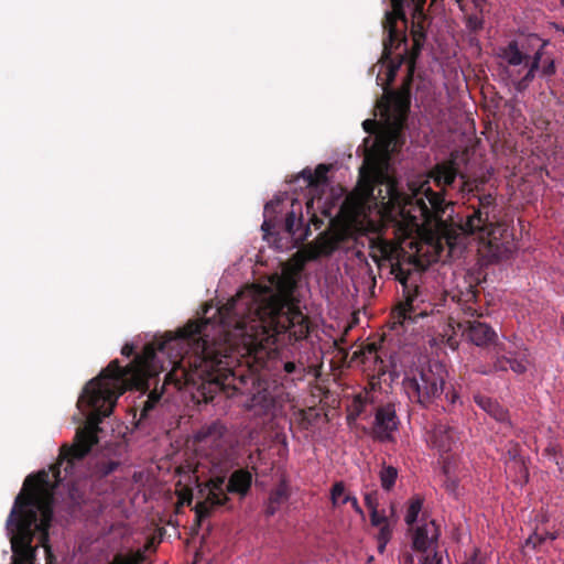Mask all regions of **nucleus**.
I'll return each mask as SVG.
<instances>
[{"mask_svg":"<svg viewBox=\"0 0 564 564\" xmlns=\"http://www.w3.org/2000/svg\"><path fill=\"white\" fill-rule=\"evenodd\" d=\"M495 350L496 358L492 366L489 369L481 370V373L506 372L509 369L517 375L527 372L530 364L529 351L521 340L514 338V340H509L508 344H496Z\"/></svg>","mask_w":564,"mask_h":564,"instance_id":"nucleus-8","label":"nucleus"},{"mask_svg":"<svg viewBox=\"0 0 564 564\" xmlns=\"http://www.w3.org/2000/svg\"><path fill=\"white\" fill-rule=\"evenodd\" d=\"M118 467H119L118 462L109 460V462L102 463L99 466L98 470L101 476L106 477V476L112 474Z\"/></svg>","mask_w":564,"mask_h":564,"instance_id":"nucleus-36","label":"nucleus"},{"mask_svg":"<svg viewBox=\"0 0 564 564\" xmlns=\"http://www.w3.org/2000/svg\"><path fill=\"white\" fill-rule=\"evenodd\" d=\"M377 542H378V546H377L378 552L382 554L384 552L386 546H387V544L389 542H383V541H377Z\"/></svg>","mask_w":564,"mask_h":564,"instance_id":"nucleus-47","label":"nucleus"},{"mask_svg":"<svg viewBox=\"0 0 564 564\" xmlns=\"http://www.w3.org/2000/svg\"><path fill=\"white\" fill-rule=\"evenodd\" d=\"M560 446L557 444H550L545 449L544 454L549 457H556L560 453Z\"/></svg>","mask_w":564,"mask_h":564,"instance_id":"nucleus-41","label":"nucleus"},{"mask_svg":"<svg viewBox=\"0 0 564 564\" xmlns=\"http://www.w3.org/2000/svg\"><path fill=\"white\" fill-rule=\"evenodd\" d=\"M469 193L466 214L444 219L449 203L443 193L434 192L431 187L424 189L423 196H405L393 177L379 171L370 188V195L381 206L382 215L389 221L408 227H417L420 223L433 225L437 242H445L449 249L458 245L462 236L477 235L495 258H503L510 252V243L505 240L507 227L498 220L496 196L491 193L479 194L477 187L470 188Z\"/></svg>","mask_w":564,"mask_h":564,"instance_id":"nucleus-2","label":"nucleus"},{"mask_svg":"<svg viewBox=\"0 0 564 564\" xmlns=\"http://www.w3.org/2000/svg\"><path fill=\"white\" fill-rule=\"evenodd\" d=\"M555 464L558 467V470L564 474V457H561V459H555Z\"/></svg>","mask_w":564,"mask_h":564,"instance_id":"nucleus-48","label":"nucleus"},{"mask_svg":"<svg viewBox=\"0 0 564 564\" xmlns=\"http://www.w3.org/2000/svg\"><path fill=\"white\" fill-rule=\"evenodd\" d=\"M379 531L376 535L377 541L389 542L392 536V527L390 523H383V525L378 527Z\"/></svg>","mask_w":564,"mask_h":564,"instance_id":"nucleus-33","label":"nucleus"},{"mask_svg":"<svg viewBox=\"0 0 564 564\" xmlns=\"http://www.w3.org/2000/svg\"><path fill=\"white\" fill-rule=\"evenodd\" d=\"M226 492V479L224 476L213 477L204 486L199 487L198 497L202 500L194 507L195 525L200 527L203 520L212 514L215 507H220L228 502L229 498Z\"/></svg>","mask_w":564,"mask_h":564,"instance_id":"nucleus-9","label":"nucleus"},{"mask_svg":"<svg viewBox=\"0 0 564 564\" xmlns=\"http://www.w3.org/2000/svg\"><path fill=\"white\" fill-rule=\"evenodd\" d=\"M443 473L445 475V481H444L445 490L449 495L457 496L458 480L449 475L448 467L446 465L443 466Z\"/></svg>","mask_w":564,"mask_h":564,"instance_id":"nucleus-29","label":"nucleus"},{"mask_svg":"<svg viewBox=\"0 0 564 564\" xmlns=\"http://www.w3.org/2000/svg\"><path fill=\"white\" fill-rule=\"evenodd\" d=\"M390 512H391V516H394L395 510H394V506L393 505H391V507H390Z\"/></svg>","mask_w":564,"mask_h":564,"instance_id":"nucleus-50","label":"nucleus"},{"mask_svg":"<svg viewBox=\"0 0 564 564\" xmlns=\"http://www.w3.org/2000/svg\"><path fill=\"white\" fill-rule=\"evenodd\" d=\"M217 314L224 333L221 341H209V318L188 322L176 335L147 344L126 367L118 359L110 361L85 386L77 406L82 411L90 410L86 425L76 431L73 444L61 446L57 462L50 471L43 469L25 478L14 499L6 522L12 551L11 564H34L36 546L32 543L35 533L45 551L47 564H52L50 529L55 488L74 474L75 465L98 442L99 424L111 414L119 397L128 390L148 391L150 380L165 370L163 365L159 366L160 355L169 357L171 370L165 379L177 386H194L205 394L206 390L214 393L231 384L230 379L235 378L230 352L236 346V296L220 306Z\"/></svg>","mask_w":564,"mask_h":564,"instance_id":"nucleus-1","label":"nucleus"},{"mask_svg":"<svg viewBox=\"0 0 564 564\" xmlns=\"http://www.w3.org/2000/svg\"><path fill=\"white\" fill-rule=\"evenodd\" d=\"M399 427L395 405L391 402L377 408L373 422L375 438L386 442L392 440V434Z\"/></svg>","mask_w":564,"mask_h":564,"instance_id":"nucleus-10","label":"nucleus"},{"mask_svg":"<svg viewBox=\"0 0 564 564\" xmlns=\"http://www.w3.org/2000/svg\"><path fill=\"white\" fill-rule=\"evenodd\" d=\"M448 377L445 365L440 361H430L405 372L402 388L411 403L422 409H430L437 404L445 392Z\"/></svg>","mask_w":564,"mask_h":564,"instance_id":"nucleus-5","label":"nucleus"},{"mask_svg":"<svg viewBox=\"0 0 564 564\" xmlns=\"http://www.w3.org/2000/svg\"><path fill=\"white\" fill-rule=\"evenodd\" d=\"M420 53L416 51H401L397 53L395 59L390 55L388 58L382 55V59L388 63L387 70V85H391L397 76V73L402 64H406V75L402 82V85L398 91L392 93L386 102L384 111L388 115L394 117L397 123L402 126L406 119L408 113L410 111V96H411V87L413 83V76L416 65V58Z\"/></svg>","mask_w":564,"mask_h":564,"instance_id":"nucleus-6","label":"nucleus"},{"mask_svg":"<svg viewBox=\"0 0 564 564\" xmlns=\"http://www.w3.org/2000/svg\"><path fill=\"white\" fill-rule=\"evenodd\" d=\"M346 503L351 505V508L355 510L356 513H358L360 516L364 514V511H362L361 507L359 506L358 499L355 496H352L350 494L345 495L340 501V506L346 505Z\"/></svg>","mask_w":564,"mask_h":564,"instance_id":"nucleus-34","label":"nucleus"},{"mask_svg":"<svg viewBox=\"0 0 564 564\" xmlns=\"http://www.w3.org/2000/svg\"><path fill=\"white\" fill-rule=\"evenodd\" d=\"M282 369L284 372V379H291V381H301L306 376V368L302 362L294 361H284L282 364Z\"/></svg>","mask_w":564,"mask_h":564,"instance_id":"nucleus-22","label":"nucleus"},{"mask_svg":"<svg viewBox=\"0 0 564 564\" xmlns=\"http://www.w3.org/2000/svg\"><path fill=\"white\" fill-rule=\"evenodd\" d=\"M329 170L330 165L327 164H318L314 172L306 167L299 174L295 181L303 180L305 186L313 192L316 191L319 185L327 183V173Z\"/></svg>","mask_w":564,"mask_h":564,"instance_id":"nucleus-17","label":"nucleus"},{"mask_svg":"<svg viewBox=\"0 0 564 564\" xmlns=\"http://www.w3.org/2000/svg\"><path fill=\"white\" fill-rule=\"evenodd\" d=\"M546 41L536 36L524 41H510L501 48L500 57L507 64L506 74L518 93L524 91L540 73L542 77H551L556 73L554 59L546 56Z\"/></svg>","mask_w":564,"mask_h":564,"instance_id":"nucleus-3","label":"nucleus"},{"mask_svg":"<svg viewBox=\"0 0 564 564\" xmlns=\"http://www.w3.org/2000/svg\"><path fill=\"white\" fill-rule=\"evenodd\" d=\"M350 236L349 229L345 227L319 234L313 246L312 259L329 257L346 243Z\"/></svg>","mask_w":564,"mask_h":564,"instance_id":"nucleus-11","label":"nucleus"},{"mask_svg":"<svg viewBox=\"0 0 564 564\" xmlns=\"http://www.w3.org/2000/svg\"><path fill=\"white\" fill-rule=\"evenodd\" d=\"M361 358L362 362L372 360L375 364H380L378 371L384 373V362L379 355V345L377 343H369L352 355V359Z\"/></svg>","mask_w":564,"mask_h":564,"instance_id":"nucleus-20","label":"nucleus"},{"mask_svg":"<svg viewBox=\"0 0 564 564\" xmlns=\"http://www.w3.org/2000/svg\"><path fill=\"white\" fill-rule=\"evenodd\" d=\"M478 289L477 285L469 283L465 291H459L458 302L463 305V311L465 314L471 317H480L481 313L474 306L477 297H478Z\"/></svg>","mask_w":564,"mask_h":564,"instance_id":"nucleus-19","label":"nucleus"},{"mask_svg":"<svg viewBox=\"0 0 564 564\" xmlns=\"http://www.w3.org/2000/svg\"><path fill=\"white\" fill-rule=\"evenodd\" d=\"M377 127V121L372 119H367L362 122V128L368 133H373Z\"/></svg>","mask_w":564,"mask_h":564,"instance_id":"nucleus-43","label":"nucleus"},{"mask_svg":"<svg viewBox=\"0 0 564 564\" xmlns=\"http://www.w3.org/2000/svg\"><path fill=\"white\" fill-rule=\"evenodd\" d=\"M346 491L345 484L343 481H336L330 488V501L334 508L340 507V501L344 498Z\"/></svg>","mask_w":564,"mask_h":564,"instance_id":"nucleus-28","label":"nucleus"},{"mask_svg":"<svg viewBox=\"0 0 564 564\" xmlns=\"http://www.w3.org/2000/svg\"><path fill=\"white\" fill-rule=\"evenodd\" d=\"M467 25L471 29V30H479L482 28V22L478 19V17L476 15H470L468 17L467 19Z\"/></svg>","mask_w":564,"mask_h":564,"instance_id":"nucleus-40","label":"nucleus"},{"mask_svg":"<svg viewBox=\"0 0 564 564\" xmlns=\"http://www.w3.org/2000/svg\"><path fill=\"white\" fill-rule=\"evenodd\" d=\"M225 433V427L218 422L203 426L196 434L197 442H212L217 443Z\"/></svg>","mask_w":564,"mask_h":564,"instance_id":"nucleus-21","label":"nucleus"},{"mask_svg":"<svg viewBox=\"0 0 564 564\" xmlns=\"http://www.w3.org/2000/svg\"><path fill=\"white\" fill-rule=\"evenodd\" d=\"M459 328L463 329L469 341L478 347H496L498 335L496 330L488 324L478 319L465 321L459 323Z\"/></svg>","mask_w":564,"mask_h":564,"instance_id":"nucleus-12","label":"nucleus"},{"mask_svg":"<svg viewBox=\"0 0 564 564\" xmlns=\"http://www.w3.org/2000/svg\"><path fill=\"white\" fill-rule=\"evenodd\" d=\"M370 516V523L372 527H381L383 523H389V517L386 514L384 510H372V512H369Z\"/></svg>","mask_w":564,"mask_h":564,"instance_id":"nucleus-31","label":"nucleus"},{"mask_svg":"<svg viewBox=\"0 0 564 564\" xmlns=\"http://www.w3.org/2000/svg\"><path fill=\"white\" fill-rule=\"evenodd\" d=\"M423 498L415 496L410 500V505L405 514V523L412 525L416 522L419 513L422 510Z\"/></svg>","mask_w":564,"mask_h":564,"instance_id":"nucleus-25","label":"nucleus"},{"mask_svg":"<svg viewBox=\"0 0 564 564\" xmlns=\"http://www.w3.org/2000/svg\"><path fill=\"white\" fill-rule=\"evenodd\" d=\"M306 210H307V214H311L310 220L315 225L316 228H318L321 225H323V220L321 218H318V216L316 215V213L314 210V199L313 198L307 200Z\"/></svg>","mask_w":564,"mask_h":564,"instance_id":"nucleus-37","label":"nucleus"},{"mask_svg":"<svg viewBox=\"0 0 564 564\" xmlns=\"http://www.w3.org/2000/svg\"><path fill=\"white\" fill-rule=\"evenodd\" d=\"M456 2L459 4L460 9H463L462 0H456Z\"/></svg>","mask_w":564,"mask_h":564,"instance_id":"nucleus-52","label":"nucleus"},{"mask_svg":"<svg viewBox=\"0 0 564 564\" xmlns=\"http://www.w3.org/2000/svg\"><path fill=\"white\" fill-rule=\"evenodd\" d=\"M378 496H379V492L377 489H373L364 495L365 505L368 508L369 512H372V510L378 509V507H379Z\"/></svg>","mask_w":564,"mask_h":564,"instance_id":"nucleus-32","label":"nucleus"},{"mask_svg":"<svg viewBox=\"0 0 564 564\" xmlns=\"http://www.w3.org/2000/svg\"><path fill=\"white\" fill-rule=\"evenodd\" d=\"M289 499V489L285 484H280L275 489H273L270 494L269 500L272 503H276V506H281L286 502Z\"/></svg>","mask_w":564,"mask_h":564,"instance_id":"nucleus-27","label":"nucleus"},{"mask_svg":"<svg viewBox=\"0 0 564 564\" xmlns=\"http://www.w3.org/2000/svg\"><path fill=\"white\" fill-rule=\"evenodd\" d=\"M365 410V400L361 394H358L354 398L351 410L347 415L348 420H356Z\"/></svg>","mask_w":564,"mask_h":564,"instance_id":"nucleus-30","label":"nucleus"},{"mask_svg":"<svg viewBox=\"0 0 564 564\" xmlns=\"http://www.w3.org/2000/svg\"><path fill=\"white\" fill-rule=\"evenodd\" d=\"M556 540L557 532H545L538 533L533 532L525 541L527 546H532V549L536 550L540 545L544 543L545 540Z\"/></svg>","mask_w":564,"mask_h":564,"instance_id":"nucleus-26","label":"nucleus"},{"mask_svg":"<svg viewBox=\"0 0 564 564\" xmlns=\"http://www.w3.org/2000/svg\"><path fill=\"white\" fill-rule=\"evenodd\" d=\"M252 484V475L247 469L235 470L226 485L227 492L247 495Z\"/></svg>","mask_w":564,"mask_h":564,"instance_id":"nucleus-18","label":"nucleus"},{"mask_svg":"<svg viewBox=\"0 0 564 564\" xmlns=\"http://www.w3.org/2000/svg\"><path fill=\"white\" fill-rule=\"evenodd\" d=\"M440 529L435 521L426 522L416 528L413 535V549L417 552L427 553L437 547Z\"/></svg>","mask_w":564,"mask_h":564,"instance_id":"nucleus-13","label":"nucleus"},{"mask_svg":"<svg viewBox=\"0 0 564 564\" xmlns=\"http://www.w3.org/2000/svg\"><path fill=\"white\" fill-rule=\"evenodd\" d=\"M161 400V392L156 389H153L147 397L145 400L142 401L140 420H145L152 410L158 405Z\"/></svg>","mask_w":564,"mask_h":564,"instance_id":"nucleus-24","label":"nucleus"},{"mask_svg":"<svg viewBox=\"0 0 564 564\" xmlns=\"http://www.w3.org/2000/svg\"><path fill=\"white\" fill-rule=\"evenodd\" d=\"M445 398L451 405H455L459 400V394L455 389L445 392Z\"/></svg>","mask_w":564,"mask_h":564,"instance_id":"nucleus-39","label":"nucleus"},{"mask_svg":"<svg viewBox=\"0 0 564 564\" xmlns=\"http://www.w3.org/2000/svg\"><path fill=\"white\" fill-rule=\"evenodd\" d=\"M475 403L482 409L486 413H488L496 421L507 424L511 426L509 420V412L502 405H500L496 400H492L489 397L482 394H476L474 397Z\"/></svg>","mask_w":564,"mask_h":564,"instance_id":"nucleus-16","label":"nucleus"},{"mask_svg":"<svg viewBox=\"0 0 564 564\" xmlns=\"http://www.w3.org/2000/svg\"><path fill=\"white\" fill-rule=\"evenodd\" d=\"M134 352V347L131 344H126L122 349L121 354L126 357H130Z\"/></svg>","mask_w":564,"mask_h":564,"instance_id":"nucleus-44","label":"nucleus"},{"mask_svg":"<svg viewBox=\"0 0 564 564\" xmlns=\"http://www.w3.org/2000/svg\"><path fill=\"white\" fill-rule=\"evenodd\" d=\"M431 444L442 454L449 453L456 444L455 431L446 424H437L430 436Z\"/></svg>","mask_w":564,"mask_h":564,"instance_id":"nucleus-15","label":"nucleus"},{"mask_svg":"<svg viewBox=\"0 0 564 564\" xmlns=\"http://www.w3.org/2000/svg\"><path fill=\"white\" fill-rule=\"evenodd\" d=\"M281 205V202H269L264 206V220L261 229L263 230V238L270 240L271 237L279 235L281 231L288 234L294 239L304 240L307 236L308 227L303 230V216L302 206L297 200L292 202V209L285 214L282 219L276 212V208Z\"/></svg>","mask_w":564,"mask_h":564,"instance_id":"nucleus-7","label":"nucleus"},{"mask_svg":"<svg viewBox=\"0 0 564 564\" xmlns=\"http://www.w3.org/2000/svg\"><path fill=\"white\" fill-rule=\"evenodd\" d=\"M398 478V469L391 465H382L379 479L383 490L391 491Z\"/></svg>","mask_w":564,"mask_h":564,"instance_id":"nucleus-23","label":"nucleus"},{"mask_svg":"<svg viewBox=\"0 0 564 564\" xmlns=\"http://www.w3.org/2000/svg\"><path fill=\"white\" fill-rule=\"evenodd\" d=\"M422 564H442V556L436 550L424 553Z\"/></svg>","mask_w":564,"mask_h":564,"instance_id":"nucleus-38","label":"nucleus"},{"mask_svg":"<svg viewBox=\"0 0 564 564\" xmlns=\"http://www.w3.org/2000/svg\"><path fill=\"white\" fill-rule=\"evenodd\" d=\"M464 564H484V561L478 557V554L475 553L471 557H469Z\"/></svg>","mask_w":564,"mask_h":564,"instance_id":"nucleus-46","label":"nucleus"},{"mask_svg":"<svg viewBox=\"0 0 564 564\" xmlns=\"http://www.w3.org/2000/svg\"><path fill=\"white\" fill-rule=\"evenodd\" d=\"M458 174L459 171L455 160L437 163L429 173L435 185L443 192L453 186Z\"/></svg>","mask_w":564,"mask_h":564,"instance_id":"nucleus-14","label":"nucleus"},{"mask_svg":"<svg viewBox=\"0 0 564 564\" xmlns=\"http://www.w3.org/2000/svg\"><path fill=\"white\" fill-rule=\"evenodd\" d=\"M513 464L520 469L522 477L524 481L528 480V470L523 464V462L520 458H517L516 455L513 456Z\"/></svg>","mask_w":564,"mask_h":564,"instance_id":"nucleus-42","label":"nucleus"},{"mask_svg":"<svg viewBox=\"0 0 564 564\" xmlns=\"http://www.w3.org/2000/svg\"><path fill=\"white\" fill-rule=\"evenodd\" d=\"M561 2L564 4V0H561Z\"/></svg>","mask_w":564,"mask_h":564,"instance_id":"nucleus-53","label":"nucleus"},{"mask_svg":"<svg viewBox=\"0 0 564 564\" xmlns=\"http://www.w3.org/2000/svg\"><path fill=\"white\" fill-rule=\"evenodd\" d=\"M557 30H560L561 32H563V33H564V25L558 26V28H557Z\"/></svg>","mask_w":564,"mask_h":564,"instance_id":"nucleus-51","label":"nucleus"},{"mask_svg":"<svg viewBox=\"0 0 564 564\" xmlns=\"http://www.w3.org/2000/svg\"><path fill=\"white\" fill-rule=\"evenodd\" d=\"M192 499H193L192 492L188 494L187 498H184V500H186L188 505L192 502Z\"/></svg>","mask_w":564,"mask_h":564,"instance_id":"nucleus-49","label":"nucleus"},{"mask_svg":"<svg viewBox=\"0 0 564 564\" xmlns=\"http://www.w3.org/2000/svg\"><path fill=\"white\" fill-rule=\"evenodd\" d=\"M370 248L371 257L376 262L379 260L390 262L391 274L402 285L403 301L397 307L400 322L426 316V310L421 307L425 303V294L414 280L417 273L410 268H404L401 261V258L406 256L403 248L399 243L383 238L372 240Z\"/></svg>","mask_w":564,"mask_h":564,"instance_id":"nucleus-4","label":"nucleus"},{"mask_svg":"<svg viewBox=\"0 0 564 564\" xmlns=\"http://www.w3.org/2000/svg\"><path fill=\"white\" fill-rule=\"evenodd\" d=\"M68 494L74 506L79 507L85 502L84 494L79 491L74 485L69 487Z\"/></svg>","mask_w":564,"mask_h":564,"instance_id":"nucleus-35","label":"nucleus"},{"mask_svg":"<svg viewBox=\"0 0 564 564\" xmlns=\"http://www.w3.org/2000/svg\"><path fill=\"white\" fill-rule=\"evenodd\" d=\"M279 507L280 506H276V503H272L269 500V505H268L267 510H265L267 516H273L276 512Z\"/></svg>","mask_w":564,"mask_h":564,"instance_id":"nucleus-45","label":"nucleus"}]
</instances>
